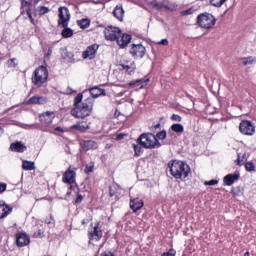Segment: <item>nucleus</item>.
Here are the masks:
<instances>
[{"instance_id": "a211bd4d", "label": "nucleus", "mask_w": 256, "mask_h": 256, "mask_svg": "<svg viewBox=\"0 0 256 256\" xmlns=\"http://www.w3.org/2000/svg\"><path fill=\"white\" fill-rule=\"evenodd\" d=\"M64 183H68L69 185L75 183V171L68 170L63 175Z\"/></svg>"}, {"instance_id": "9b49d317", "label": "nucleus", "mask_w": 256, "mask_h": 256, "mask_svg": "<svg viewBox=\"0 0 256 256\" xmlns=\"http://www.w3.org/2000/svg\"><path fill=\"white\" fill-rule=\"evenodd\" d=\"M117 41V45H119V47H121V49L127 47V45H129V43L131 42V35L128 34H121L118 36V38H116Z\"/></svg>"}, {"instance_id": "13d9d810", "label": "nucleus", "mask_w": 256, "mask_h": 256, "mask_svg": "<svg viewBox=\"0 0 256 256\" xmlns=\"http://www.w3.org/2000/svg\"><path fill=\"white\" fill-rule=\"evenodd\" d=\"M161 127H163V125L161 123H157L154 128L155 129H161Z\"/></svg>"}, {"instance_id": "2eb2a0df", "label": "nucleus", "mask_w": 256, "mask_h": 256, "mask_svg": "<svg viewBox=\"0 0 256 256\" xmlns=\"http://www.w3.org/2000/svg\"><path fill=\"white\" fill-rule=\"evenodd\" d=\"M143 200L139 198L130 199V208L134 213H137L140 209H143Z\"/></svg>"}, {"instance_id": "7ed1b4c3", "label": "nucleus", "mask_w": 256, "mask_h": 256, "mask_svg": "<svg viewBox=\"0 0 256 256\" xmlns=\"http://www.w3.org/2000/svg\"><path fill=\"white\" fill-rule=\"evenodd\" d=\"M138 145L144 149H159L161 142L155 138L153 133H143L137 139Z\"/></svg>"}, {"instance_id": "680f3d73", "label": "nucleus", "mask_w": 256, "mask_h": 256, "mask_svg": "<svg viewBox=\"0 0 256 256\" xmlns=\"http://www.w3.org/2000/svg\"><path fill=\"white\" fill-rule=\"evenodd\" d=\"M71 129H79V126L73 125V126H71Z\"/></svg>"}, {"instance_id": "de8ad7c7", "label": "nucleus", "mask_w": 256, "mask_h": 256, "mask_svg": "<svg viewBox=\"0 0 256 256\" xmlns=\"http://www.w3.org/2000/svg\"><path fill=\"white\" fill-rule=\"evenodd\" d=\"M154 7H156V9H162L163 8V3L155 1L154 2Z\"/></svg>"}, {"instance_id": "052dcab7", "label": "nucleus", "mask_w": 256, "mask_h": 256, "mask_svg": "<svg viewBox=\"0 0 256 256\" xmlns=\"http://www.w3.org/2000/svg\"><path fill=\"white\" fill-rule=\"evenodd\" d=\"M176 133H183V129H174Z\"/></svg>"}, {"instance_id": "79ce46f5", "label": "nucleus", "mask_w": 256, "mask_h": 256, "mask_svg": "<svg viewBox=\"0 0 256 256\" xmlns=\"http://www.w3.org/2000/svg\"><path fill=\"white\" fill-rule=\"evenodd\" d=\"M127 137L126 133H120L116 135V141H121V139H125Z\"/></svg>"}, {"instance_id": "423d86ee", "label": "nucleus", "mask_w": 256, "mask_h": 256, "mask_svg": "<svg viewBox=\"0 0 256 256\" xmlns=\"http://www.w3.org/2000/svg\"><path fill=\"white\" fill-rule=\"evenodd\" d=\"M70 19L71 14L69 13V9L67 7H60L58 25L60 27H68Z\"/></svg>"}, {"instance_id": "f8f14e48", "label": "nucleus", "mask_w": 256, "mask_h": 256, "mask_svg": "<svg viewBox=\"0 0 256 256\" xmlns=\"http://www.w3.org/2000/svg\"><path fill=\"white\" fill-rule=\"evenodd\" d=\"M80 147L84 151H91L97 149V143L93 140H84L80 142Z\"/></svg>"}, {"instance_id": "603ef678", "label": "nucleus", "mask_w": 256, "mask_h": 256, "mask_svg": "<svg viewBox=\"0 0 256 256\" xmlns=\"http://www.w3.org/2000/svg\"><path fill=\"white\" fill-rule=\"evenodd\" d=\"M15 58H12V59H10L9 61H8V63H10V66H12V67H16L17 66V64H15ZM14 63V64H13Z\"/></svg>"}, {"instance_id": "4d7b16f0", "label": "nucleus", "mask_w": 256, "mask_h": 256, "mask_svg": "<svg viewBox=\"0 0 256 256\" xmlns=\"http://www.w3.org/2000/svg\"><path fill=\"white\" fill-rule=\"evenodd\" d=\"M121 67L125 69L126 71H129L131 67L129 65L122 64Z\"/></svg>"}, {"instance_id": "dca6fc26", "label": "nucleus", "mask_w": 256, "mask_h": 256, "mask_svg": "<svg viewBox=\"0 0 256 256\" xmlns=\"http://www.w3.org/2000/svg\"><path fill=\"white\" fill-rule=\"evenodd\" d=\"M53 119H55L54 112H44L40 115V121L42 123H46V125H50V123H53Z\"/></svg>"}, {"instance_id": "20e7f679", "label": "nucleus", "mask_w": 256, "mask_h": 256, "mask_svg": "<svg viewBox=\"0 0 256 256\" xmlns=\"http://www.w3.org/2000/svg\"><path fill=\"white\" fill-rule=\"evenodd\" d=\"M49 77V71L45 66H39L35 69L34 74L32 76V83L37 87H42L43 83L47 81Z\"/></svg>"}, {"instance_id": "58836bf2", "label": "nucleus", "mask_w": 256, "mask_h": 256, "mask_svg": "<svg viewBox=\"0 0 256 256\" xmlns=\"http://www.w3.org/2000/svg\"><path fill=\"white\" fill-rule=\"evenodd\" d=\"M219 184V180H215V179H212L210 181H205L204 182V185H209V186H214V185H218Z\"/></svg>"}, {"instance_id": "37998d69", "label": "nucleus", "mask_w": 256, "mask_h": 256, "mask_svg": "<svg viewBox=\"0 0 256 256\" xmlns=\"http://www.w3.org/2000/svg\"><path fill=\"white\" fill-rule=\"evenodd\" d=\"M83 201V195L78 194L76 199H75V204L79 205V203H81Z\"/></svg>"}, {"instance_id": "412c9836", "label": "nucleus", "mask_w": 256, "mask_h": 256, "mask_svg": "<svg viewBox=\"0 0 256 256\" xmlns=\"http://www.w3.org/2000/svg\"><path fill=\"white\" fill-rule=\"evenodd\" d=\"M90 93L92 95V99H97V97H101V95L105 96V89H101L99 87L90 88Z\"/></svg>"}, {"instance_id": "7c9ffc66", "label": "nucleus", "mask_w": 256, "mask_h": 256, "mask_svg": "<svg viewBox=\"0 0 256 256\" xmlns=\"http://www.w3.org/2000/svg\"><path fill=\"white\" fill-rule=\"evenodd\" d=\"M227 0H210V4L213 5V7H223V4Z\"/></svg>"}, {"instance_id": "c9c22d12", "label": "nucleus", "mask_w": 256, "mask_h": 256, "mask_svg": "<svg viewBox=\"0 0 256 256\" xmlns=\"http://www.w3.org/2000/svg\"><path fill=\"white\" fill-rule=\"evenodd\" d=\"M94 235L97 237V239H101V237H103V232H101L99 226L94 227Z\"/></svg>"}, {"instance_id": "0eeeda50", "label": "nucleus", "mask_w": 256, "mask_h": 256, "mask_svg": "<svg viewBox=\"0 0 256 256\" xmlns=\"http://www.w3.org/2000/svg\"><path fill=\"white\" fill-rule=\"evenodd\" d=\"M104 35L107 41H117L119 35H121V29L110 26L104 30Z\"/></svg>"}, {"instance_id": "69168bd1", "label": "nucleus", "mask_w": 256, "mask_h": 256, "mask_svg": "<svg viewBox=\"0 0 256 256\" xmlns=\"http://www.w3.org/2000/svg\"><path fill=\"white\" fill-rule=\"evenodd\" d=\"M142 80H137L136 83H141Z\"/></svg>"}, {"instance_id": "a878e982", "label": "nucleus", "mask_w": 256, "mask_h": 256, "mask_svg": "<svg viewBox=\"0 0 256 256\" xmlns=\"http://www.w3.org/2000/svg\"><path fill=\"white\" fill-rule=\"evenodd\" d=\"M61 35L64 39H69V37H73V29L69 27H64V29L61 32Z\"/></svg>"}, {"instance_id": "6e6552de", "label": "nucleus", "mask_w": 256, "mask_h": 256, "mask_svg": "<svg viewBox=\"0 0 256 256\" xmlns=\"http://www.w3.org/2000/svg\"><path fill=\"white\" fill-rule=\"evenodd\" d=\"M146 49L142 44H133L130 49V53L132 54L134 59H143L145 57Z\"/></svg>"}, {"instance_id": "864d4df0", "label": "nucleus", "mask_w": 256, "mask_h": 256, "mask_svg": "<svg viewBox=\"0 0 256 256\" xmlns=\"http://www.w3.org/2000/svg\"><path fill=\"white\" fill-rule=\"evenodd\" d=\"M89 221H91V219L86 218V219H83L81 223L82 225H88Z\"/></svg>"}, {"instance_id": "e2e57ef3", "label": "nucleus", "mask_w": 256, "mask_h": 256, "mask_svg": "<svg viewBox=\"0 0 256 256\" xmlns=\"http://www.w3.org/2000/svg\"><path fill=\"white\" fill-rule=\"evenodd\" d=\"M56 131H59L60 133H63L65 130H63V129H57Z\"/></svg>"}, {"instance_id": "09e8293b", "label": "nucleus", "mask_w": 256, "mask_h": 256, "mask_svg": "<svg viewBox=\"0 0 256 256\" xmlns=\"http://www.w3.org/2000/svg\"><path fill=\"white\" fill-rule=\"evenodd\" d=\"M170 129H183V125H181V124H173Z\"/></svg>"}, {"instance_id": "72a5a7b5", "label": "nucleus", "mask_w": 256, "mask_h": 256, "mask_svg": "<svg viewBox=\"0 0 256 256\" xmlns=\"http://www.w3.org/2000/svg\"><path fill=\"white\" fill-rule=\"evenodd\" d=\"M93 169H95V164H87L84 172L86 173V175H89V173H93Z\"/></svg>"}, {"instance_id": "3c124183", "label": "nucleus", "mask_w": 256, "mask_h": 256, "mask_svg": "<svg viewBox=\"0 0 256 256\" xmlns=\"http://www.w3.org/2000/svg\"><path fill=\"white\" fill-rule=\"evenodd\" d=\"M45 223H46L47 225H53V218H52V217L46 218Z\"/></svg>"}, {"instance_id": "e433bc0d", "label": "nucleus", "mask_w": 256, "mask_h": 256, "mask_svg": "<svg viewBox=\"0 0 256 256\" xmlns=\"http://www.w3.org/2000/svg\"><path fill=\"white\" fill-rule=\"evenodd\" d=\"M245 167L246 171H255V164H253V162H247Z\"/></svg>"}, {"instance_id": "473e14b6", "label": "nucleus", "mask_w": 256, "mask_h": 256, "mask_svg": "<svg viewBox=\"0 0 256 256\" xmlns=\"http://www.w3.org/2000/svg\"><path fill=\"white\" fill-rule=\"evenodd\" d=\"M134 153L137 157L143 153V149L141 148V145L133 144Z\"/></svg>"}, {"instance_id": "bf43d9fd", "label": "nucleus", "mask_w": 256, "mask_h": 256, "mask_svg": "<svg viewBox=\"0 0 256 256\" xmlns=\"http://www.w3.org/2000/svg\"><path fill=\"white\" fill-rule=\"evenodd\" d=\"M111 147H113V144L111 143H108L105 145V149H111Z\"/></svg>"}, {"instance_id": "ddd939ff", "label": "nucleus", "mask_w": 256, "mask_h": 256, "mask_svg": "<svg viewBox=\"0 0 256 256\" xmlns=\"http://www.w3.org/2000/svg\"><path fill=\"white\" fill-rule=\"evenodd\" d=\"M13 212V207L5 204V202H0V219H5L7 215Z\"/></svg>"}, {"instance_id": "49530a36", "label": "nucleus", "mask_w": 256, "mask_h": 256, "mask_svg": "<svg viewBox=\"0 0 256 256\" xmlns=\"http://www.w3.org/2000/svg\"><path fill=\"white\" fill-rule=\"evenodd\" d=\"M162 256H175V250L171 249L167 253H163Z\"/></svg>"}, {"instance_id": "39448f33", "label": "nucleus", "mask_w": 256, "mask_h": 256, "mask_svg": "<svg viewBox=\"0 0 256 256\" xmlns=\"http://www.w3.org/2000/svg\"><path fill=\"white\" fill-rule=\"evenodd\" d=\"M197 23L202 29H211L215 25L216 20L212 14H200Z\"/></svg>"}, {"instance_id": "6e6d98bb", "label": "nucleus", "mask_w": 256, "mask_h": 256, "mask_svg": "<svg viewBox=\"0 0 256 256\" xmlns=\"http://www.w3.org/2000/svg\"><path fill=\"white\" fill-rule=\"evenodd\" d=\"M149 83V78H147L143 84L140 86V89H143V87H145L147 84Z\"/></svg>"}, {"instance_id": "f03ea898", "label": "nucleus", "mask_w": 256, "mask_h": 256, "mask_svg": "<svg viewBox=\"0 0 256 256\" xmlns=\"http://www.w3.org/2000/svg\"><path fill=\"white\" fill-rule=\"evenodd\" d=\"M93 103V98H87L84 100V103H81V105L76 106L71 110V115L76 117V119H85V117H89L91 111H93Z\"/></svg>"}, {"instance_id": "bb28decb", "label": "nucleus", "mask_w": 256, "mask_h": 256, "mask_svg": "<svg viewBox=\"0 0 256 256\" xmlns=\"http://www.w3.org/2000/svg\"><path fill=\"white\" fill-rule=\"evenodd\" d=\"M77 25L80 26V29H87V27H89V25H91V20H89L87 18H83L82 20L77 21Z\"/></svg>"}, {"instance_id": "f704fd0d", "label": "nucleus", "mask_w": 256, "mask_h": 256, "mask_svg": "<svg viewBox=\"0 0 256 256\" xmlns=\"http://www.w3.org/2000/svg\"><path fill=\"white\" fill-rule=\"evenodd\" d=\"M242 135H255V129H240Z\"/></svg>"}, {"instance_id": "f257e3e1", "label": "nucleus", "mask_w": 256, "mask_h": 256, "mask_svg": "<svg viewBox=\"0 0 256 256\" xmlns=\"http://www.w3.org/2000/svg\"><path fill=\"white\" fill-rule=\"evenodd\" d=\"M168 165L170 167V173L175 179H187L189 173H191V168L183 161L173 160Z\"/></svg>"}, {"instance_id": "c03bdc74", "label": "nucleus", "mask_w": 256, "mask_h": 256, "mask_svg": "<svg viewBox=\"0 0 256 256\" xmlns=\"http://www.w3.org/2000/svg\"><path fill=\"white\" fill-rule=\"evenodd\" d=\"M25 13H27L31 23H33V25H35V19H33V14L31 13V10L26 11Z\"/></svg>"}, {"instance_id": "c85d7f7f", "label": "nucleus", "mask_w": 256, "mask_h": 256, "mask_svg": "<svg viewBox=\"0 0 256 256\" xmlns=\"http://www.w3.org/2000/svg\"><path fill=\"white\" fill-rule=\"evenodd\" d=\"M154 136H155L156 141H163V139L167 138V131L162 130Z\"/></svg>"}, {"instance_id": "9d476101", "label": "nucleus", "mask_w": 256, "mask_h": 256, "mask_svg": "<svg viewBox=\"0 0 256 256\" xmlns=\"http://www.w3.org/2000/svg\"><path fill=\"white\" fill-rule=\"evenodd\" d=\"M31 239L25 233L16 234V245L17 247H25L29 245Z\"/></svg>"}, {"instance_id": "c756f323", "label": "nucleus", "mask_w": 256, "mask_h": 256, "mask_svg": "<svg viewBox=\"0 0 256 256\" xmlns=\"http://www.w3.org/2000/svg\"><path fill=\"white\" fill-rule=\"evenodd\" d=\"M81 101H83V94L79 93L75 98H74V107H78L81 105Z\"/></svg>"}, {"instance_id": "4c0bfd02", "label": "nucleus", "mask_w": 256, "mask_h": 256, "mask_svg": "<svg viewBox=\"0 0 256 256\" xmlns=\"http://www.w3.org/2000/svg\"><path fill=\"white\" fill-rule=\"evenodd\" d=\"M65 59H68L70 63H73V61H75L74 55L71 52L65 53Z\"/></svg>"}, {"instance_id": "a19ab883", "label": "nucleus", "mask_w": 256, "mask_h": 256, "mask_svg": "<svg viewBox=\"0 0 256 256\" xmlns=\"http://www.w3.org/2000/svg\"><path fill=\"white\" fill-rule=\"evenodd\" d=\"M5 191H7V184L0 182V194L5 193Z\"/></svg>"}, {"instance_id": "5701e85b", "label": "nucleus", "mask_w": 256, "mask_h": 256, "mask_svg": "<svg viewBox=\"0 0 256 256\" xmlns=\"http://www.w3.org/2000/svg\"><path fill=\"white\" fill-rule=\"evenodd\" d=\"M47 13H49V7L45 6H38L34 11V15H38L39 17L47 15Z\"/></svg>"}, {"instance_id": "1a4fd4ad", "label": "nucleus", "mask_w": 256, "mask_h": 256, "mask_svg": "<svg viewBox=\"0 0 256 256\" xmlns=\"http://www.w3.org/2000/svg\"><path fill=\"white\" fill-rule=\"evenodd\" d=\"M99 49V45L93 44L87 47V49L83 52V59H95V55L97 50Z\"/></svg>"}, {"instance_id": "0e129e2a", "label": "nucleus", "mask_w": 256, "mask_h": 256, "mask_svg": "<svg viewBox=\"0 0 256 256\" xmlns=\"http://www.w3.org/2000/svg\"><path fill=\"white\" fill-rule=\"evenodd\" d=\"M244 256H249V252H245Z\"/></svg>"}, {"instance_id": "6ab92c4d", "label": "nucleus", "mask_w": 256, "mask_h": 256, "mask_svg": "<svg viewBox=\"0 0 256 256\" xmlns=\"http://www.w3.org/2000/svg\"><path fill=\"white\" fill-rule=\"evenodd\" d=\"M10 149L16 153H24L27 149V146H25L23 143L17 141L10 145Z\"/></svg>"}, {"instance_id": "4468645a", "label": "nucleus", "mask_w": 256, "mask_h": 256, "mask_svg": "<svg viewBox=\"0 0 256 256\" xmlns=\"http://www.w3.org/2000/svg\"><path fill=\"white\" fill-rule=\"evenodd\" d=\"M43 103H47V98L43 96H33L25 101V105H42Z\"/></svg>"}, {"instance_id": "4be33fe9", "label": "nucleus", "mask_w": 256, "mask_h": 256, "mask_svg": "<svg viewBox=\"0 0 256 256\" xmlns=\"http://www.w3.org/2000/svg\"><path fill=\"white\" fill-rule=\"evenodd\" d=\"M114 17L118 19V21H123V15H125V10H123V6L117 5L113 11Z\"/></svg>"}, {"instance_id": "a18cd8bd", "label": "nucleus", "mask_w": 256, "mask_h": 256, "mask_svg": "<svg viewBox=\"0 0 256 256\" xmlns=\"http://www.w3.org/2000/svg\"><path fill=\"white\" fill-rule=\"evenodd\" d=\"M171 120L172 121H181V116L180 115H177V114H173L171 116Z\"/></svg>"}, {"instance_id": "2f4dec72", "label": "nucleus", "mask_w": 256, "mask_h": 256, "mask_svg": "<svg viewBox=\"0 0 256 256\" xmlns=\"http://www.w3.org/2000/svg\"><path fill=\"white\" fill-rule=\"evenodd\" d=\"M117 189H119V185L113 184L112 186L109 187V195L110 197H114Z\"/></svg>"}, {"instance_id": "5fc2aeb1", "label": "nucleus", "mask_w": 256, "mask_h": 256, "mask_svg": "<svg viewBox=\"0 0 256 256\" xmlns=\"http://www.w3.org/2000/svg\"><path fill=\"white\" fill-rule=\"evenodd\" d=\"M101 256H115L112 252H104Z\"/></svg>"}, {"instance_id": "338daca9", "label": "nucleus", "mask_w": 256, "mask_h": 256, "mask_svg": "<svg viewBox=\"0 0 256 256\" xmlns=\"http://www.w3.org/2000/svg\"><path fill=\"white\" fill-rule=\"evenodd\" d=\"M56 129H61V127H56Z\"/></svg>"}, {"instance_id": "b1692460", "label": "nucleus", "mask_w": 256, "mask_h": 256, "mask_svg": "<svg viewBox=\"0 0 256 256\" xmlns=\"http://www.w3.org/2000/svg\"><path fill=\"white\" fill-rule=\"evenodd\" d=\"M24 171H35V163L31 161L24 160L22 164Z\"/></svg>"}, {"instance_id": "8fccbe9b", "label": "nucleus", "mask_w": 256, "mask_h": 256, "mask_svg": "<svg viewBox=\"0 0 256 256\" xmlns=\"http://www.w3.org/2000/svg\"><path fill=\"white\" fill-rule=\"evenodd\" d=\"M158 45H169V41L167 39H162L160 42H158Z\"/></svg>"}, {"instance_id": "ea45409f", "label": "nucleus", "mask_w": 256, "mask_h": 256, "mask_svg": "<svg viewBox=\"0 0 256 256\" xmlns=\"http://www.w3.org/2000/svg\"><path fill=\"white\" fill-rule=\"evenodd\" d=\"M193 8H189L181 12V15H193Z\"/></svg>"}, {"instance_id": "393cba45", "label": "nucleus", "mask_w": 256, "mask_h": 256, "mask_svg": "<svg viewBox=\"0 0 256 256\" xmlns=\"http://www.w3.org/2000/svg\"><path fill=\"white\" fill-rule=\"evenodd\" d=\"M239 129H255V126H253V123L249 120H242Z\"/></svg>"}, {"instance_id": "774afa93", "label": "nucleus", "mask_w": 256, "mask_h": 256, "mask_svg": "<svg viewBox=\"0 0 256 256\" xmlns=\"http://www.w3.org/2000/svg\"><path fill=\"white\" fill-rule=\"evenodd\" d=\"M130 85H135V83H130Z\"/></svg>"}, {"instance_id": "f3484780", "label": "nucleus", "mask_w": 256, "mask_h": 256, "mask_svg": "<svg viewBox=\"0 0 256 256\" xmlns=\"http://www.w3.org/2000/svg\"><path fill=\"white\" fill-rule=\"evenodd\" d=\"M240 175L239 173H234V174H228L224 177V183L228 187H231L239 179Z\"/></svg>"}, {"instance_id": "cd10ccee", "label": "nucleus", "mask_w": 256, "mask_h": 256, "mask_svg": "<svg viewBox=\"0 0 256 256\" xmlns=\"http://www.w3.org/2000/svg\"><path fill=\"white\" fill-rule=\"evenodd\" d=\"M242 65L247 66V65H253L255 63V58L253 56H249L246 58H241Z\"/></svg>"}, {"instance_id": "aec40b11", "label": "nucleus", "mask_w": 256, "mask_h": 256, "mask_svg": "<svg viewBox=\"0 0 256 256\" xmlns=\"http://www.w3.org/2000/svg\"><path fill=\"white\" fill-rule=\"evenodd\" d=\"M21 2V15H25L26 11H31L33 6L32 0H20Z\"/></svg>"}]
</instances>
